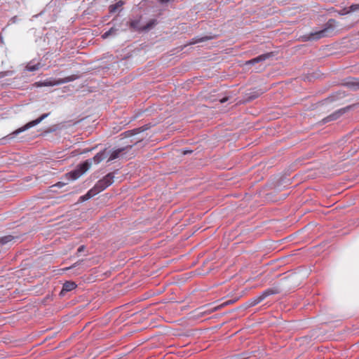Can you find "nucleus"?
<instances>
[{
    "label": "nucleus",
    "instance_id": "obj_1",
    "mask_svg": "<svg viewBox=\"0 0 359 359\" xmlns=\"http://www.w3.org/2000/svg\"><path fill=\"white\" fill-rule=\"evenodd\" d=\"M107 156V149H104V150L97 153L93 158L88 159L79 164L74 170L68 172L67 175L69 179L72 180H77L90 168L93 161L95 164H98L104 158H106Z\"/></svg>",
    "mask_w": 359,
    "mask_h": 359
},
{
    "label": "nucleus",
    "instance_id": "obj_2",
    "mask_svg": "<svg viewBox=\"0 0 359 359\" xmlns=\"http://www.w3.org/2000/svg\"><path fill=\"white\" fill-rule=\"evenodd\" d=\"M336 25V20L330 19L325 24V27L318 32H312L307 38L309 40H318L319 39L330 36Z\"/></svg>",
    "mask_w": 359,
    "mask_h": 359
},
{
    "label": "nucleus",
    "instance_id": "obj_3",
    "mask_svg": "<svg viewBox=\"0 0 359 359\" xmlns=\"http://www.w3.org/2000/svg\"><path fill=\"white\" fill-rule=\"evenodd\" d=\"M280 292V290L278 287H273L271 288H268L263 291L259 295L255 297L250 299L248 302V306L252 307L255 306L257 304H259L262 301H263L264 299L268 297L269 296L273 295V294H277Z\"/></svg>",
    "mask_w": 359,
    "mask_h": 359
},
{
    "label": "nucleus",
    "instance_id": "obj_4",
    "mask_svg": "<svg viewBox=\"0 0 359 359\" xmlns=\"http://www.w3.org/2000/svg\"><path fill=\"white\" fill-rule=\"evenodd\" d=\"M114 173L109 172L102 179L98 180L97 183L92 188L96 194L104 191L109 187L114 182Z\"/></svg>",
    "mask_w": 359,
    "mask_h": 359
},
{
    "label": "nucleus",
    "instance_id": "obj_5",
    "mask_svg": "<svg viewBox=\"0 0 359 359\" xmlns=\"http://www.w3.org/2000/svg\"><path fill=\"white\" fill-rule=\"evenodd\" d=\"M44 118H45V114H43L38 118H36V119H35L34 121H29V123L25 124L24 126L17 129L16 130H15L14 132H13L10 135H8L6 136L5 137H4V139H6V138L11 139L14 136L18 135L19 133H22V132H23V131H25V130L32 128V127L35 126L36 125L39 123L41 121H42Z\"/></svg>",
    "mask_w": 359,
    "mask_h": 359
},
{
    "label": "nucleus",
    "instance_id": "obj_6",
    "mask_svg": "<svg viewBox=\"0 0 359 359\" xmlns=\"http://www.w3.org/2000/svg\"><path fill=\"white\" fill-rule=\"evenodd\" d=\"M341 85L356 91L359 90V78L348 77L343 80Z\"/></svg>",
    "mask_w": 359,
    "mask_h": 359
},
{
    "label": "nucleus",
    "instance_id": "obj_7",
    "mask_svg": "<svg viewBox=\"0 0 359 359\" xmlns=\"http://www.w3.org/2000/svg\"><path fill=\"white\" fill-rule=\"evenodd\" d=\"M264 93V90L262 89H252L250 92L246 93V100L252 101L257 97H259L261 95Z\"/></svg>",
    "mask_w": 359,
    "mask_h": 359
},
{
    "label": "nucleus",
    "instance_id": "obj_8",
    "mask_svg": "<svg viewBox=\"0 0 359 359\" xmlns=\"http://www.w3.org/2000/svg\"><path fill=\"white\" fill-rule=\"evenodd\" d=\"M76 287V284L73 281H67L63 284L62 289L60 294L64 296L67 292L72 291Z\"/></svg>",
    "mask_w": 359,
    "mask_h": 359
},
{
    "label": "nucleus",
    "instance_id": "obj_9",
    "mask_svg": "<svg viewBox=\"0 0 359 359\" xmlns=\"http://www.w3.org/2000/svg\"><path fill=\"white\" fill-rule=\"evenodd\" d=\"M76 79H78L77 76L72 75V76H67V77H66L65 79H60V80L57 81L55 83H52L51 81H46V86H53V85H56V84L65 83H67V82H69V81H74Z\"/></svg>",
    "mask_w": 359,
    "mask_h": 359
},
{
    "label": "nucleus",
    "instance_id": "obj_10",
    "mask_svg": "<svg viewBox=\"0 0 359 359\" xmlns=\"http://www.w3.org/2000/svg\"><path fill=\"white\" fill-rule=\"evenodd\" d=\"M271 57V53H266L261 55H259L257 57H255L252 60H248L245 62V65H254L255 63L264 61L265 60L268 59Z\"/></svg>",
    "mask_w": 359,
    "mask_h": 359
},
{
    "label": "nucleus",
    "instance_id": "obj_11",
    "mask_svg": "<svg viewBox=\"0 0 359 359\" xmlns=\"http://www.w3.org/2000/svg\"><path fill=\"white\" fill-rule=\"evenodd\" d=\"M132 147V145H128L126 147H123V148H119V149H117L114 151H113L109 158H108V161H111L116 158H117L118 157H119L120 154L123 151H125L126 149H130Z\"/></svg>",
    "mask_w": 359,
    "mask_h": 359
},
{
    "label": "nucleus",
    "instance_id": "obj_12",
    "mask_svg": "<svg viewBox=\"0 0 359 359\" xmlns=\"http://www.w3.org/2000/svg\"><path fill=\"white\" fill-rule=\"evenodd\" d=\"M141 17L137 19L133 20L129 22V26L130 29L135 31L141 32L142 30V27L140 26Z\"/></svg>",
    "mask_w": 359,
    "mask_h": 359
},
{
    "label": "nucleus",
    "instance_id": "obj_13",
    "mask_svg": "<svg viewBox=\"0 0 359 359\" xmlns=\"http://www.w3.org/2000/svg\"><path fill=\"white\" fill-rule=\"evenodd\" d=\"M147 129V127L142 126L140 128H135L131 130H128V131L125 132L124 134L126 135V137H130V136L138 134L141 132H143V131L146 130Z\"/></svg>",
    "mask_w": 359,
    "mask_h": 359
},
{
    "label": "nucleus",
    "instance_id": "obj_14",
    "mask_svg": "<svg viewBox=\"0 0 359 359\" xmlns=\"http://www.w3.org/2000/svg\"><path fill=\"white\" fill-rule=\"evenodd\" d=\"M118 28L112 27L111 29H109L107 32H104L102 35V38L104 39L109 37L110 36H115L118 33Z\"/></svg>",
    "mask_w": 359,
    "mask_h": 359
},
{
    "label": "nucleus",
    "instance_id": "obj_15",
    "mask_svg": "<svg viewBox=\"0 0 359 359\" xmlns=\"http://www.w3.org/2000/svg\"><path fill=\"white\" fill-rule=\"evenodd\" d=\"M95 195H97V194L91 188L85 195L81 196L80 197L79 201L83 202L85 201H87V200L91 198L92 197L95 196Z\"/></svg>",
    "mask_w": 359,
    "mask_h": 359
},
{
    "label": "nucleus",
    "instance_id": "obj_16",
    "mask_svg": "<svg viewBox=\"0 0 359 359\" xmlns=\"http://www.w3.org/2000/svg\"><path fill=\"white\" fill-rule=\"evenodd\" d=\"M342 114V112L341 111H336L330 116H327L325 118H324L325 122H329L331 121H334L337 119Z\"/></svg>",
    "mask_w": 359,
    "mask_h": 359
},
{
    "label": "nucleus",
    "instance_id": "obj_17",
    "mask_svg": "<svg viewBox=\"0 0 359 359\" xmlns=\"http://www.w3.org/2000/svg\"><path fill=\"white\" fill-rule=\"evenodd\" d=\"M212 36H204V37H195L191 39V41L189 42V44H195L197 43L205 41L210 39H212Z\"/></svg>",
    "mask_w": 359,
    "mask_h": 359
},
{
    "label": "nucleus",
    "instance_id": "obj_18",
    "mask_svg": "<svg viewBox=\"0 0 359 359\" xmlns=\"http://www.w3.org/2000/svg\"><path fill=\"white\" fill-rule=\"evenodd\" d=\"M124 4V2L122 1V0H119L118 1H117L116 4H112L109 6V12L110 13H114L116 11V10L118 8H121V6H123V5Z\"/></svg>",
    "mask_w": 359,
    "mask_h": 359
},
{
    "label": "nucleus",
    "instance_id": "obj_19",
    "mask_svg": "<svg viewBox=\"0 0 359 359\" xmlns=\"http://www.w3.org/2000/svg\"><path fill=\"white\" fill-rule=\"evenodd\" d=\"M157 23V21L156 20H151L149 22L147 23L146 25L144 26H142V30L143 31H147V30H149L151 29V28H153Z\"/></svg>",
    "mask_w": 359,
    "mask_h": 359
},
{
    "label": "nucleus",
    "instance_id": "obj_20",
    "mask_svg": "<svg viewBox=\"0 0 359 359\" xmlns=\"http://www.w3.org/2000/svg\"><path fill=\"white\" fill-rule=\"evenodd\" d=\"M39 67H41V63L37 62L36 64L32 65V62H29L26 66V69L29 72H34L39 69Z\"/></svg>",
    "mask_w": 359,
    "mask_h": 359
},
{
    "label": "nucleus",
    "instance_id": "obj_21",
    "mask_svg": "<svg viewBox=\"0 0 359 359\" xmlns=\"http://www.w3.org/2000/svg\"><path fill=\"white\" fill-rule=\"evenodd\" d=\"M13 239H14V236H13L11 235L5 236L0 238V243H1V245H4L8 243V242L13 241Z\"/></svg>",
    "mask_w": 359,
    "mask_h": 359
},
{
    "label": "nucleus",
    "instance_id": "obj_22",
    "mask_svg": "<svg viewBox=\"0 0 359 359\" xmlns=\"http://www.w3.org/2000/svg\"><path fill=\"white\" fill-rule=\"evenodd\" d=\"M350 11H355L359 9V4H353L349 7Z\"/></svg>",
    "mask_w": 359,
    "mask_h": 359
},
{
    "label": "nucleus",
    "instance_id": "obj_23",
    "mask_svg": "<svg viewBox=\"0 0 359 359\" xmlns=\"http://www.w3.org/2000/svg\"><path fill=\"white\" fill-rule=\"evenodd\" d=\"M85 249H86V246H85V245H81V246L78 248V250H77V252H76L77 255H79V254H80L81 252H83V251L85 250Z\"/></svg>",
    "mask_w": 359,
    "mask_h": 359
},
{
    "label": "nucleus",
    "instance_id": "obj_24",
    "mask_svg": "<svg viewBox=\"0 0 359 359\" xmlns=\"http://www.w3.org/2000/svg\"><path fill=\"white\" fill-rule=\"evenodd\" d=\"M57 332V331H55V332H53V334H51V335H50V334H48V335H47V334H46V340H47L48 339H51V338H53V337H54V335H55Z\"/></svg>",
    "mask_w": 359,
    "mask_h": 359
},
{
    "label": "nucleus",
    "instance_id": "obj_25",
    "mask_svg": "<svg viewBox=\"0 0 359 359\" xmlns=\"http://www.w3.org/2000/svg\"><path fill=\"white\" fill-rule=\"evenodd\" d=\"M236 300H229V301H226V302H224L223 304L224 305H227V304H233V302H235Z\"/></svg>",
    "mask_w": 359,
    "mask_h": 359
},
{
    "label": "nucleus",
    "instance_id": "obj_26",
    "mask_svg": "<svg viewBox=\"0 0 359 359\" xmlns=\"http://www.w3.org/2000/svg\"><path fill=\"white\" fill-rule=\"evenodd\" d=\"M8 73H9L8 72H1V73H0V78H2V77H4V76H5L8 75Z\"/></svg>",
    "mask_w": 359,
    "mask_h": 359
},
{
    "label": "nucleus",
    "instance_id": "obj_27",
    "mask_svg": "<svg viewBox=\"0 0 359 359\" xmlns=\"http://www.w3.org/2000/svg\"><path fill=\"white\" fill-rule=\"evenodd\" d=\"M227 100H228V97H224V98L221 99L220 100V102L221 103H224V102H225Z\"/></svg>",
    "mask_w": 359,
    "mask_h": 359
},
{
    "label": "nucleus",
    "instance_id": "obj_28",
    "mask_svg": "<svg viewBox=\"0 0 359 359\" xmlns=\"http://www.w3.org/2000/svg\"><path fill=\"white\" fill-rule=\"evenodd\" d=\"M160 3L161 4H165L170 1V0H158Z\"/></svg>",
    "mask_w": 359,
    "mask_h": 359
},
{
    "label": "nucleus",
    "instance_id": "obj_29",
    "mask_svg": "<svg viewBox=\"0 0 359 359\" xmlns=\"http://www.w3.org/2000/svg\"><path fill=\"white\" fill-rule=\"evenodd\" d=\"M191 151H184L183 154H189V153H191Z\"/></svg>",
    "mask_w": 359,
    "mask_h": 359
},
{
    "label": "nucleus",
    "instance_id": "obj_30",
    "mask_svg": "<svg viewBox=\"0 0 359 359\" xmlns=\"http://www.w3.org/2000/svg\"><path fill=\"white\" fill-rule=\"evenodd\" d=\"M3 43V38L0 36V43Z\"/></svg>",
    "mask_w": 359,
    "mask_h": 359
}]
</instances>
